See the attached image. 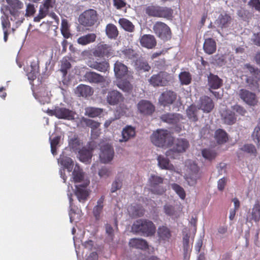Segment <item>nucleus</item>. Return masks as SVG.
I'll list each match as a JSON object with an SVG mask.
<instances>
[{
	"label": "nucleus",
	"mask_w": 260,
	"mask_h": 260,
	"mask_svg": "<svg viewBox=\"0 0 260 260\" xmlns=\"http://www.w3.org/2000/svg\"><path fill=\"white\" fill-rule=\"evenodd\" d=\"M157 234L159 239L163 241L168 240L171 237L170 230L166 226H161L158 228Z\"/></svg>",
	"instance_id": "ea45409f"
},
{
	"label": "nucleus",
	"mask_w": 260,
	"mask_h": 260,
	"mask_svg": "<svg viewBox=\"0 0 260 260\" xmlns=\"http://www.w3.org/2000/svg\"><path fill=\"white\" fill-rule=\"evenodd\" d=\"M186 165L188 169V175L186 180L190 186L194 185L199 178V168L194 162L189 160L186 162Z\"/></svg>",
	"instance_id": "4468645a"
},
{
	"label": "nucleus",
	"mask_w": 260,
	"mask_h": 260,
	"mask_svg": "<svg viewBox=\"0 0 260 260\" xmlns=\"http://www.w3.org/2000/svg\"><path fill=\"white\" fill-rule=\"evenodd\" d=\"M47 113L51 116H55L58 119H62L68 120L74 119L75 113L64 107L57 106L54 109L47 110Z\"/></svg>",
	"instance_id": "0eeeda50"
},
{
	"label": "nucleus",
	"mask_w": 260,
	"mask_h": 260,
	"mask_svg": "<svg viewBox=\"0 0 260 260\" xmlns=\"http://www.w3.org/2000/svg\"><path fill=\"white\" fill-rule=\"evenodd\" d=\"M72 177L71 180L75 184L76 190L74 191L71 186L73 192L77 196L80 202H83L86 199L89 194L87 186L89 183V180L85 176L82 169L79 166L76 165L72 172Z\"/></svg>",
	"instance_id": "f257e3e1"
},
{
	"label": "nucleus",
	"mask_w": 260,
	"mask_h": 260,
	"mask_svg": "<svg viewBox=\"0 0 260 260\" xmlns=\"http://www.w3.org/2000/svg\"><path fill=\"white\" fill-rule=\"evenodd\" d=\"M82 121L86 126L90 127L91 130L96 129V128H99L101 125L100 122L86 118H83L82 119Z\"/></svg>",
	"instance_id": "6e6d98bb"
},
{
	"label": "nucleus",
	"mask_w": 260,
	"mask_h": 260,
	"mask_svg": "<svg viewBox=\"0 0 260 260\" xmlns=\"http://www.w3.org/2000/svg\"><path fill=\"white\" fill-rule=\"evenodd\" d=\"M111 171L109 169L106 167H103L99 171V175L100 178H107L111 175Z\"/></svg>",
	"instance_id": "69168bd1"
},
{
	"label": "nucleus",
	"mask_w": 260,
	"mask_h": 260,
	"mask_svg": "<svg viewBox=\"0 0 260 260\" xmlns=\"http://www.w3.org/2000/svg\"><path fill=\"white\" fill-rule=\"evenodd\" d=\"M240 151L245 152L246 153L255 155L256 150L255 146L252 144H245L242 146L240 149Z\"/></svg>",
	"instance_id": "052dcab7"
},
{
	"label": "nucleus",
	"mask_w": 260,
	"mask_h": 260,
	"mask_svg": "<svg viewBox=\"0 0 260 260\" xmlns=\"http://www.w3.org/2000/svg\"><path fill=\"white\" fill-rule=\"evenodd\" d=\"M153 29L156 35L160 39L167 41L171 38V30L165 23L157 22L154 25Z\"/></svg>",
	"instance_id": "9b49d317"
},
{
	"label": "nucleus",
	"mask_w": 260,
	"mask_h": 260,
	"mask_svg": "<svg viewBox=\"0 0 260 260\" xmlns=\"http://www.w3.org/2000/svg\"><path fill=\"white\" fill-rule=\"evenodd\" d=\"M58 163L62 166L59 171L60 177L63 180V182H66L67 177L65 175L64 170L66 169L68 173L70 174L73 169V161L71 158L65 156L63 154H62L58 159Z\"/></svg>",
	"instance_id": "ddd939ff"
},
{
	"label": "nucleus",
	"mask_w": 260,
	"mask_h": 260,
	"mask_svg": "<svg viewBox=\"0 0 260 260\" xmlns=\"http://www.w3.org/2000/svg\"><path fill=\"white\" fill-rule=\"evenodd\" d=\"M118 87L124 91L128 92L132 88V86L129 82H122L119 83Z\"/></svg>",
	"instance_id": "338daca9"
},
{
	"label": "nucleus",
	"mask_w": 260,
	"mask_h": 260,
	"mask_svg": "<svg viewBox=\"0 0 260 260\" xmlns=\"http://www.w3.org/2000/svg\"><path fill=\"white\" fill-rule=\"evenodd\" d=\"M7 3L14 9H20L22 8L23 5L19 0H6Z\"/></svg>",
	"instance_id": "0e129e2a"
},
{
	"label": "nucleus",
	"mask_w": 260,
	"mask_h": 260,
	"mask_svg": "<svg viewBox=\"0 0 260 260\" xmlns=\"http://www.w3.org/2000/svg\"><path fill=\"white\" fill-rule=\"evenodd\" d=\"M139 111L144 115H151L154 111V106L148 101L141 100L138 105Z\"/></svg>",
	"instance_id": "a211bd4d"
},
{
	"label": "nucleus",
	"mask_w": 260,
	"mask_h": 260,
	"mask_svg": "<svg viewBox=\"0 0 260 260\" xmlns=\"http://www.w3.org/2000/svg\"><path fill=\"white\" fill-rule=\"evenodd\" d=\"M251 220H254L255 222H257L260 220V203L258 201H256L253 206L251 212Z\"/></svg>",
	"instance_id": "37998d69"
},
{
	"label": "nucleus",
	"mask_w": 260,
	"mask_h": 260,
	"mask_svg": "<svg viewBox=\"0 0 260 260\" xmlns=\"http://www.w3.org/2000/svg\"><path fill=\"white\" fill-rule=\"evenodd\" d=\"M118 23L120 26L126 31L132 32L135 30L134 25L132 22L126 18H120L118 20Z\"/></svg>",
	"instance_id": "79ce46f5"
},
{
	"label": "nucleus",
	"mask_w": 260,
	"mask_h": 260,
	"mask_svg": "<svg viewBox=\"0 0 260 260\" xmlns=\"http://www.w3.org/2000/svg\"><path fill=\"white\" fill-rule=\"evenodd\" d=\"M140 43L144 47L152 49L156 46V42L153 36L145 35L141 37Z\"/></svg>",
	"instance_id": "5701e85b"
},
{
	"label": "nucleus",
	"mask_w": 260,
	"mask_h": 260,
	"mask_svg": "<svg viewBox=\"0 0 260 260\" xmlns=\"http://www.w3.org/2000/svg\"><path fill=\"white\" fill-rule=\"evenodd\" d=\"M104 201L105 196H101V198L98 200L96 205L93 208V214L95 219L97 220L100 218L101 214L102 213L104 207Z\"/></svg>",
	"instance_id": "7c9ffc66"
},
{
	"label": "nucleus",
	"mask_w": 260,
	"mask_h": 260,
	"mask_svg": "<svg viewBox=\"0 0 260 260\" xmlns=\"http://www.w3.org/2000/svg\"><path fill=\"white\" fill-rule=\"evenodd\" d=\"M136 134L135 128L131 125H127L123 128L121 132V138L119 139L120 142H126L135 137Z\"/></svg>",
	"instance_id": "412c9836"
},
{
	"label": "nucleus",
	"mask_w": 260,
	"mask_h": 260,
	"mask_svg": "<svg viewBox=\"0 0 260 260\" xmlns=\"http://www.w3.org/2000/svg\"><path fill=\"white\" fill-rule=\"evenodd\" d=\"M152 143L158 147L168 146L172 142L173 138L167 130L158 129L151 136Z\"/></svg>",
	"instance_id": "39448f33"
},
{
	"label": "nucleus",
	"mask_w": 260,
	"mask_h": 260,
	"mask_svg": "<svg viewBox=\"0 0 260 260\" xmlns=\"http://www.w3.org/2000/svg\"><path fill=\"white\" fill-rule=\"evenodd\" d=\"M203 156L206 159L212 160L216 156V152L210 149H205L202 151Z\"/></svg>",
	"instance_id": "680f3d73"
},
{
	"label": "nucleus",
	"mask_w": 260,
	"mask_h": 260,
	"mask_svg": "<svg viewBox=\"0 0 260 260\" xmlns=\"http://www.w3.org/2000/svg\"><path fill=\"white\" fill-rule=\"evenodd\" d=\"M129 214L133 216H141L144 214L143 208L140 206L132 205L127 209Z\"/></svg>",
	"instance_id": "c03bdc74"
},
{
	"label": "nucleus",
	"mask_w": 260,
	"mask_h": 260,
	"mask_svg": "<svg viewBox=\"0 0 260 260\" xmlns=\"http://www.w3.org/2000/svg\"><path fill=\"white\" fill-rule=\"evenodd\" d=\"M137 68L139 70L147 72L150 70L151 68L147 62L140 61L138 64Z\"/></svg>",
	"instance_id": "774afa93"
},
{
	"label": "nucleus",
	"mask_w": 260,
	"mask_h": 260,
	"mask_svg": "<svg viewBox=\"0 0 260 260\" xmlns=\"http://www.w3.org/2000/svg\"><path fill=\"white\" fill-rule=\"evenodd\" d=\"M49 140L50 141L51 153L53 155H55L57 154L56 149L59 146L60 137L56 136L52 139L51 136H50Z\"/></svg>",
	"instance_id": "3c124183"
},
{
	"label": "nucleus",
	"mask_w": 260,
	"mask_h": 260,
	"mask_svg": "<svg viewBox=\"0 0 260 260\" xmlns=\"http://www.w3.org/2000/svg\"><path fill=\"white\" fill-rule=\"evenodd\" d=\"M87 64L89 67L102 72H106L109 68V63L106 61L100 62L89 61Z\"/></svg>",
	"instance_id": "cd10ccee"
},
{
	"label": "nucleus",
	"mask_w": 260,
	"mask_h": 260,
	"mask_svg": "<svg viewBox=\"0 0 260 260\" xmlns=\"http://www.w3.org/2000/svg\"><path fill=\"white\" fill-rule=\"evenodd\" d=\"M146 13L151 17L164 18L172 19L173 10L167 7H161L158 5H150L146 8Z\"/></svg>",
	"instance_id": "7ed1b4c3"
},
{
	"label": "nucleus",
	"mask_w": 260,
	"mask_h": 260,
	"mask_svg": "<svg viewBox=\"0 0 260 260\" xmlns=\"http://www.w3.org/2000/svg\"><path fill=\"white\" fill-rule=\"evenodd\" d=\"M179 78L181 84L188 85L191 81V76L190 74L188 72H182L179 75Z\"/></svg>",
	"instance_id": "8fccbe9b"
},
{
	"label": "nucleus",
	"mask_w": 260,
	"mask_h": 260,
	"mask_svg": "<svg viewBox=\"0 0 260 260\" xmlns=\"http://www.w3.org/2000/svg\"><path fill=\"white\" fill-rule=\"evenodd\" d=\"M164 179L155 175H151L149 178V183L151 191L156 194L161 195L166 191V189L161 185Z\"/></svg>",
	"instance_id": "1a4fd4ad"
},
{
	"label": "nucleus",
	"mask_w": 260,
	"mask_h": 260,
	"mask_svg": "<svg viewBox=\"0 0 260 260\" xmlns=\"http://www.w3.org/2000/svg\"><path fill=\"white\" fill-rule=\"evenodd\" d=\"M238 95L243 102L249 106L254 107L257 105L258 100L256 95L247 89H240L238 92Z\"/></svg>",
	"instance_id": "9d476101"
},
{
	"label": "nucleus",
	"mask_w": 260,
	"mask_h": 260,
	"mask_svg": "<svg viewBox=\"0 0 260 260\" xmlns=\"http://www.w3.org/2000/svg\"><path fill=\"white\" fill-rule=\"evenodd\" d=\"M252 138L258 146H260V120L252 134Z\"/></svg>",
	"instance_id": "5fc2aeb1"
},
{
	"label": "nucleus",
	"mask_w": 260,
	"mask_h": 260,
	"mask_svg": "<svg viewBox=\"0 0 260 260\" xmlns=\"http://www.w3.org/2000/svg\"><path fill=\"white\" fill-rule=\"evenodd\" d=\"M158 165L161 169L175 171L174 166L170 163L169 160L164 156L158 155L157 158Z\"/></svg>",
	"instance_id": "c85d7f7f"
},
{
	"label": "nucleus",
	"mask_w": 260,
	"mask_h": 260,
	"mask_svg": "<svg viewBox=\"0 0 260 260\" xmlns=\"http://www.w3.org/2000/svg\"><path fill=\"white\" fill-rule=\"evenodd\" d=\"M171 187L181 199L183 200L185 199L186 193L184 189L181 186L177 184L173 183L171 184Z\"/></svg>",
	"instance_id": "4d7b16f0"
},
{
	"label": "nucleus",
	"mask_w": 260,
	"mask_h": 260,
	"mask_svg": "<svg viewBox=\"0 0 260 260\" xmlns=\"http://www.w3.org/2000/svg\"><path fill=\"white\" fill-rule=\"evenodd\" d=\"M100 158L102 163L107 164L113 158L114 151L113 147L109 144L106 143L101 146Z\"/></svg>",
	"instance_id": "2eb2a0df"
},
{
	"label": "nucleus",
	"mask_w": 260,
	"mask_h": 260,
	"mask_svg": "<svg viewBox=\"0 0 260 260\" xmlns=\"http://www.w3.org/2000/svg\"><path fill=\"white\" fill-rule=\"evenodd\" d=\"M86 80L90 83H99L105 81L103 76L93 72H87L84 75Z\"/></svg>",
	"instance_id": "a878e982"
},
{
	"label": "nucleus",
	"mask_w": 260,
	"mask_h": 260,
	"mask_svg": "<svg viewBox=\"0 0 260 260\" xmlns=\"http://www.w3.org/2000/svg\"><path fill=\"white\" fill-rule=\"evenodd\" d=\"M199 108H197L194 105H191L189 106L186 110L187 116L188 119L193 122L198 121V112Z\"/></svg>",
	"instance_id": "e433bc0d"
},
{
	"label": "nucleus",
	"mask_w": 260,
	"mask_h": 260,
	"mask_svg": "<svg viewBox=\"0 0 260 260\" xmlns=\"http://www.w3.org/2000/svg\"><path fill=\"white\" fill-rule=\"evenodd\" d=\"M160 118L162 121L168 123L176 124L182 119V116L179 114L167 113L162 115Z\"/></svg>",
	"instance_id": "393cba45"
},
{
	"label": "nucleus",
	"mask_w": 260,
	"mask_h": 260,
	"mask_svg": "<svg viewBox=\"0 0 260 260\" xmlns=\"http://www.w3.org/2000/svg\"><path fill=\"white\" fill-rule=\"evenodd\" d=\"M183 245L184 258L188 259L189 257V253L191 250L192 245L189 244V236L187 234L183 236Z\"/></svg>",
	"instance_id": "58836bf2"
},
{
	"label": "nucleus",
	"mask_w": 260,
	"mask_h": 260,
	"mask_svg": "<svg viewBox=\"0 0 260 260\" xmlns=\"http://www.w3.org/2000/svg\"><path fill=\"white\" fill-rule=\"evenodd\" d=\"M113 53L111 46L108 44H102L94 50L93 54L95 57H103L111 55Z\"/></svg>",
	"instance_id": "aec40b11"
},
{
	"label": "nucleus",
	"mask_w": 260,
	"mask_h": 260,
	"mask_svg": "<svg viewBox=\"0 0 260 260\" xmlns=\"http://www.w3.org/2000/svg\"><path fill=\"white\" fill-rule=\"evenodd\" d=\"M70 58L68 56L64 57L61 60L60 71L62 72L63 76H65L68 70L71 68V64L70 62Z\"/></svg>",
	"instance_id": "09e8293b"
},
{
	"label": "nucleus",
	"mask_w": 260,
	"mask_h": 260,
	"mask_svg": "<svg viewBox=\"0 0 260 260\" xmlns=\"http://www.w3.org/2000/svg\"><path fill=\"white\" fill-rule=\"evenodd\" d=\"M96 36L94 33H90L80 37L77 39V43L81 45L85 46L92 43L95 41Z\"/></svg>",
	"instance_id": "2f4dec72"
},
{
	"label": "nucleus",
	"mask_w": 260,
	"mask_h": 260,
	"mask_svg": "<svg viewBox=\"0 0 260 260\" xmlns=\"http://www.w3.org/2000/svg\"><path fill=\"white\" fill-rule=\"evenodd\" d=\"M214 138L218 144H222L228 140L227 133L222 129H217L214 134Z\"/></svg>",
	"instance_id": "4c0bfd02"
},
{
	"label": "nucleus",
	"mask_w": 260,
	"mask_h": 260,
	"mask_svg": "<svg viewBox=\"0 0 260 260\" xmlns=\"http://www.w3.org/2000/svg\"><path fill=\"white\" fill-rule=\"evenodd\" d=\"M103 112V109L94 107H87L85 109V115L94 118L99 116Z\"/></svg>",
	"instance_id": "49530a36"
},
{
	"label": "nucleus",
	"mask_w": 260,
	"mask_h": 260,
	"mask_svg": "<svg viewBox=\"0 0 260 260\" xmlns=\"http://www.w3.org/2000/svg\"><path fill=\"white\" fill-rule=\"evenodd\" d=\"M96 12L93 9L85 11L80 15L79 18V22L85 26L93 25L96 21Z\"/></svg>",
	"instance_id": "f8f14e48"
},
{
	"label": "nucleus",
	"mask_w": 260,
	"mask_h": 260,
	"mask_svg": "<svg viewBox=\"0 0 260 260\" xmlns=\"http://www.w3.org/2000/svg\"><path fill=\"white\" fill-rule=\"evenodd\" d=\"M114 71L117 78H121L127 74L128 69L123 63L117 61L114 64Z\"/></svg>",
	"instance_id": "b1692460"
},
{
	"label": "nucleus",
	"mask_w": 260,
	"mask_h": 260,
	"mask_svg": "<svg viewBox=\"0 0 260 260\" xmlns=\"http://www.w3.org/2000/svg\"><path fill=\"white\" fill-rule=\"evenodd\" d=\"M55 0H44L43 4L40 6V9L48 14L55 7Z\"/></svg>",
	"instance_id": "de8ad7c7"
},
{
	"label": "nucleus",
	"mask_w": 260,
	"mask_h": 260,
	"mask_svg": "<svg viewBox=\"0 0 260 260\" xmlns=\"http://www.w3.org/2000/svg\"><path fill=\"white\" fill-rule=\"evenodd\" d=\"M67 195L69 200L70 202V207L71 208L70 211L69 212V216H70V222H72L74 220H75L76 219H79L80 217V212H81V211L78 210V213H76L74 211L72 207V196H73V192H71L70 190L69 186H68V193Z\"/></svg>",
	"instance_id": "473e14b6"
},
{
	"label": "nucleus",
	"mask_w": 260,
	"mask_h": 260,
	"mask_svg": "<svg viewBox=\"0 0 260 260\" xmlns=\"http://www.w3.org/2000/svg\"><path fill=\"white\" fill-rule=\"evenodd\" d=\"M203 49L205 52L208 54L214 53L216 50V44L214 40L211 38L205 39Z\"/></svg>",
	"instance_id": "bb28decb"
},
{
	"label": "nucleus",
	"mask_w": 260,
	"mask_h": 260,
	"mask_svg": "<svg viewBox=\"0 0 260 260\" xmlns=\"http://www.w3.org/2000/svg\"><path fill=\"white\" fill-rule=\"evenodd\" d=\"M106 33L109 38L115 39L118 35V30L114 24L109 23L106 27Z\"/></svg>",
	"instance_id": "a19ab883"
},
{
	"label": "nucleus",
	"mask_w": 260,
	"mask_h": 260,
	"mask_svg": "<svg viewBox=\"0 0 260 260\" xmlns=\"http://www.w3.org/2000/svg\"><path fill=\"white\" fill-rule=\"evenodd\" d=\"M92 156L91 151L89 149L82 148L78 152V157L81 161L89 162Z\"/></svg>",
	"instance_id": "f704fd0d"
},
{
	"label": "nucleus",
	"mask_w": 260,
	"mask_h": 260,
	"mask_svg": "<svg viewBox=\"0 0 260 260\" xmlns=\"http://www.w3.org/2000/svg\"><path fill=\"white\" fill-rule=\"evenodd\" d=\"M231 20V17L227 14L222 15L221 14L218 17L216 22L218 26L221 27H225L227 26L228 23Z\"/></svg>",
	"instance_id": "603ef678"
},
{
	"label": "nucleus",
	"mask_w": 260,
	"mask_h": 260,
	"mask_svg": "<svg viewBox=\"0 0 260 260\" xmlns=\"http://www.w3.org/2000/svg\"><path fill=\"white\" fill-rule=\"evenodd\" d=\"M176 98L177 95L174 92L167 90L161 93L159 98V102L165 106L173 104Z\"/></svg>",
	"instance_id": "f3484780"
},
{
	"label": "nucleus",
	"mask_w": 260,
	"mask_h": 260,
	"mask_svg": "<svg viewBox=\"0 0 260 260\" xmlns=\"http://www.w3.org/2000/svg\"><path fill=\"white\" fill-rule=\"evenodd\" d=\"M122 94L116 90H112L108 92L107 95V102L111 105H115L123 101Z\"/></svg>",
	"instance_id": "6ab92c4d"
},
{
	"label": "nucleus",
	"mask_w": 260,
	"mask_h": 260,
	"mask_svg": "<svg viewBox=\"0 0 260 260\" xmlns=\"http://www.w3.org/2000/svg\"><path fill=\"white\" fill-rule=\"evenodd\" d=\"M222 120L224 123L231 125L234 124L236 120L235 114L231 110H226L221 114Z\"/></svg>",
	"instance_id": "72a5a7b5"
},
{
	"label": "nucleus",
	"mask_w": 260,
	"mask_h": 260,
	"mask_svg": "<svg viewBox=\"0 0 260 260\" xmlns=\"http://www.w3.org/2000/svg\"><path fill=\"white\" fill-rule=\"evenodd\" d=\"M164 212L168 216H172L175 214L176 209L175 206L167 204L164 207Z\"/></svg>",
	"instance_id": "e2e57ef3"
},
{
	"label": "nucleus",
	"mask_w": 260,
	"mask_h": 260,
	"mask_svg": "<svg viewBox=\"0 0 260 260\" xmlns=\"http://www.w3.org/2000/svg\"><path fill=\"white\" fill-rule=\"evenodd\" d=\"M69 147L75 152H79L81 150V143L79 140L76 137L69 140Z\"/></svg>",
	"instance_id": "864d4df0"
},
{
	"label": "nucleus",
	"mask_w": 260,
	"mask_h": 260,
	"mask_svg": "<svg viewBox=\"0 0 260 260\" xmlns=\"http://www.w3.org/2000/svg\"><path fill=\"white\" fill-rule=\"evenodd\" d=\"M172 80V77L170 74L167 72H160L151 76L149 82L153 86H164L169 84Z\"/></svg>",
	"instance_id": "6e6552de"
},
{
	"label": "nucleus",
	"mask_w": 260,
	"mask_h": 260,
	"mask_svg": "<svg viewBox=\"0 0 260 260\" xmlns=\"http://www.w3.org/2000/svg\"><path fill=\"white\" fill-rule=\"evenodd\" d=\"M208 85L212 89H218L221 87L222 84V80L217 75L210 74L208 78Z\"/></svg>",
	"instance_id": "c756f323"
},
{
	"label": "nucleus",
	"mask_w": 260,
	"mask_h": 260,
	"mask_svg": "<svg viewBox=\"0 0 260 260\" xmlns=\"http://www.w3.org/2000/svg\"><path fill=\"white\" fill-rule=\"evenodd\" d=\"M129 245L132 247L141 249H146L148 247L147 242L141 238L131 239L129 240Z\"/></svg>",
	"instance_id": "c9c22d12"
},
{
	"label": "nucleus",
	"mask_w": 260,
	"mask_h": 260,
	"mask_svg": "<svg viewBox=\"0 0 260 260\" xmlns=\"http://www.w3.org/2000/svg\"><path fill=\"white\" fill-rule=\"evenodd\" d=\"M119 55L121 57L125 59H132L137 57V54L136 52L132 49L125 48L121 51Z\"/></svg>",
	"instance_id": "a18cd8bd"
},
{
	"label": "nucleus",
	"mask_w": 260,
	"mask_h": 260,
	"mask_svg": "<svg viewBox=\"0 0 260 260\" xmlns=\"http://www.w3.org/2000/svg\"><path fill=\"white\" fill-rule=\"evenodd\" d=\"M50 92L47 91L43 92L40 91L39 96L38 100L41 104H45V103H48L50 102Z\"/></svg>",
	"instance_id": "13d9d810"
},
{
	"label": "nucleus",
	"mask_w": 260,
	"mask_h": 260,
	"mask_svg": "<svg viewBox=\"0 0 260 260\" xmlns=\"http://www.w3.org/2000/svg\"><path fill=\"white\" fill-rule=\"evenodd\" d=\"M243 69L246 70V72H248L250 74V76H247L246 79V82L249 87L252 90L258 89L260 80V70L249 63L245 64Z\"/></svg>",
	"instance_id": "20e7f679"
},
{
	"label": "nucleus",
	"mask_w": 260,
	"mask_h": 260,
	"mask_svg": "<svg viewBox=\"0 0 260 260\" xmlns=\"http://www.w3.org/2000/svg\"><path fill=\"white\" fill-rule=\"evenodd\" d=\"M132 231L133 233L141 236H150L155 233L156 228L151 221L140 219L134 222L132 226Z\"/></svg>",
	"instance_id": "f03ea898"
},
{
	"label": "nucleus",
	"mask_w": 260,
	"mask_h": 260,
	"mask_svg": "<svg viewBox=\"0 0 260 260\" xmlns=\"http://www.w3.org/2000/svg\"><path fill=\"white\" fill-rule=\"evenodd\" d=\"M199 109L204 112L209 113L214 108V104L211 98L207 96L201 97L198 103Z\"/></svg>",
	"instance_id": "dca6fc26"
},
{
	"label": "nucleus",
	"mask_w": 260,
	"mask_h": 260,
	"mask_svg": "<svg viewBox=\"0 0 260 260\" xmlns=\"http://www.w3.org/2000/svg\"><path fill=\"white\" fill-rule=\"evenodd\" d=\"M75 94L78 96L87 97L93 93L92 88L84 84H80L75 89Z\"/></svg>",
	"instance_id": "4be33fe9"
},
{
	"label": "nucleus",
	"mask_w": 260,
	"mask_h": 260,
	"mask_svg": "<svg viewBox=\"0 0 260 260\" xmlns=\"http://www.w3.org/2000/svg\"><path fill=\"white\" fill-rule=\"evenodd\" d=\"M61 32L65 38H69L70 37V33L69 30V24L66 19L61 20Z\"/></svg>",
	"instance_id": "bf43d9fd"
},
{
	"label": "nucleus",
	"mask_w": 260,
	"mask_h": 260,
	"mask_svg": "<svg viewBox=\"0 0 260 260\" xmlns=\"http://www.w3.org/2000/svg\"><path fill=\"white\" fill-rule=\"evenodd\" d=\"M189 146L188 141L183 138L175 140L173 143V148L168 150L166 155L167 157L175 159L178 157L180 154L185 152Z\"/></svg>",
	"instance_id": "423d86ee"
}]
</instances>
